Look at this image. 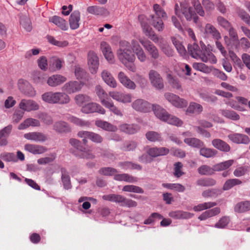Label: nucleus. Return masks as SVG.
I'll use <instances>...</instances> for the list:
<instances>
[{
    "instance_id": "obj_60",
    "label": "nucleus",
    "mask_w": 250,
    "mask_h": 250,
    "mask_svg": "<svg viewBox=\"0 0 250 250\" xmlns=\"http://www.w3.org/2000/svg\"><path fill=\"white\" fill-rule=\"evenodd\" d=\"M216 183V181L212 178H201L197 180V185L202 187H209L215 185Z\"/></svg>"
},
{
    "instance_id": "obj_24",
    "label": "nucleus",
    "mask_w": 250,
    "mask_h": 250,
    "mask_svg": "<svg viewBox=\"0 0 250 250\" xmlns=\"http://www.w3.org/2000/svg\"><path fill=\"white\" fill-rule=\"evenodd\" d=\"M101 77L104 83L109 86L112 88H115L117 86V83L116 80L111 73L107 70L104 69L102 71Z\"/></svg>"
},
{
    "instance_id": "obj_63",
    "label": "nucleus",
    "mask_w": 250,
    "mask_h": 250,
    "mask_svg": "<svg viewBox=\"0 0 250 250\" xmlns=\"http://www.w3.org/2000/svg\"><path fill=\"white\" fill-rule=\"evenodd\" d=\"M198 171L201 175H211L215 171L214 169V166L211 167L207 165H203L198 168Z\"/></svg>"
},
{
    "instance_id": "obj_36",
    "label": "nucleus",
    "mask_w": 250,
    "mask_h": 250,
    "mask_svg": "<svg viewBox=\"0 0 250 250\" xmlns=\"http://www.w3.org/2000/svg\"><path fill=\"white\" fill-rule=\"evenodd\" d=\"M114 179L119 181H125L128 183H134L137 182V178L127 173L117 174L114 177Z\"/></svg>"
},
{
    "instance_id": "obj_5",
    "label": "nucleus",
    "mask_w": 250,
    "mask_h": 250,
    "mask_svg": "<svg viewBox=\"0 0 250 250\" xmlns=\"http://www.w3.org/2000/svg\"><path fill=\"white\" fill-rule=\"evenodd\" d=\"M177 4L175 5V14L179 17L181 16V13L184 16L187 21L193 20V21L197 23L199 21V17L193 8L189 6V3L187 1H184L181 3V10L177 8Z\"/></svg>"
},
{
    "instance_id": "obj_29",
    "label": "nucleus",
    "mask_w": 250,
    "mask_h": 250,
    "mask_svg": "<svg viewBox=\"0 0 250 250\" xmlns=\"http://www.w3.org/2000/svg\"><path fill=\"white\" fill-rule=\"evenodd\" d=\"M12 129V125H8L0 130V146L8 144L7 138L10 135Z\"/></svg>"
},
{
    "instance_id": "obj_62",
    "label": "nucleus",
    "mask_w": 250,
    "mask_h": 250,
    "mask_svg": "<svg viewBox=\"0 0 250 250\" xmlns=\"http://www.w3.org/2000/svg\"><path fill=\"white\" fill-rule=\"evenodd\" d=\"M216 151L214 149L203 147L200 148V154L206 158H210L216 155Z\"/></svg>"
},
{
    "instance_id": "obj_61",
    "label": "nucleus",
    "mask_w": 250,
    "mask_h": 250,
    "mask_svg": "<svg viewBox=\"0 0 250 250\" xmlns=\"http://www.w3.org/2000/svg\"><path fill=\"white\" fill-rule=\"evenodd\" d=\"M216 20L218 25L226 30L232 26L229 21L221 16H218Z\"/></svg>"
},
{
    "instance_id": "obj_1",
    "label": "nucleus",
    "mask_w": 250,
    "mask_h": 250,
    "mask_svg": "<svg viewBox=\"0 0 250 250\" xmlns=\"http://www.w3.org/2000/svg\"><path fill=\"white\" fill-rule=\"evenodd\" d=\"M117 56L119 61L128 70L133 72L136 71V67L134 63L135 56L131 52L129 42L126 41L120 42Z\"/></svg>"
},
{
    "instance_id": "obj_59",
    "label": "nucleus",
    "mask_w": 250,
    "mask_h": 250,
    "mask_svg": "<svg viewBox=\"0 0 250 250\" xmlns=\"http://www.w3.org/2000/svg\"><path fill=\"white\" fill-rule=\"evenodd\" d=\"M0 158L4 161L7 162H17V157L14 153L4 152L0 154Z\"/></svg>"
},
{
    "instance_id": "obj_4",
    "label": "nucleus",
    "mask_w": 250,
    "mask_h": 250,
    "mask_svg": "<svg viewBox=\"0 0 250 250\" xmlns=\"http://www.w3.org/2000/svg\"><path fill=\"white\" fill-rule=\"evenodd\" d=\"M204 44L201 45L202 50L200 49L198 45L195 43L188 46V51L192 57L196 59H201L205 62H209L210 63L214 64L217 62V59L214 57L212 54L209 55V58H207L205 56H202V54L204 49Z\"/></svg>"
},
{
    "instance_id": "obj_55",
    "label": "nucleus",
    "mask_w": 250,
    "mask_h": 250,
    "mask_svg": "<svg viewBox=\"0 0 250 250\" xmlns=\"http://www.w3.org/2000/svg\"><path fill=\"white\" fill-rule=\"evenodd\" d=\"M242 182L238 179H230L227 180L224 183L223 189L224 190H228L231 189L235 186L240 185Z\"/></svg>"
},
{
    "instance_id": "obj_34",
    "label": "nucleus",
    "mask_w": 250,
    "mask_h": 250,
    "mask_svg": "<svg viewBox=\"0 0 250 250\" xmlns=\"http://www.w3.org/2000/svg\"><path fill=\"white\" fill-rule=\"evenodd\" d=\"M212 145L215 148L222 151L229 152L230 149L227 143L219 139H213Z\"/></svg>"
},
{
    "instance_id": "obj_42",
    "label": "nucleus",
    "mask_w": 250,
    "mask_h": 250,
    "mask_svg": "<svg viewBox=\"0 0 250 250\" xmlns=\"http://www.w3.org/2000/svg\"><path fill=\"white\" fill-rule=\"evenodd\" d=\"M75 75L77 79L88 81L90 77L84 69L79 66H76L75 68Z\"/></svg>"
},
{
    "instance_id": "obj_20",
    "label": "nucleus",
    "mask_w": 250,
    "mask_h": 250,
    "mask_svg": "<svg viewBox=\"0 0 250 250\" xmlns=\"http://www.w3.org/2000/svg\"><path fill=\"white\" fill-rule=\"evenodd\" d=\"M169 152L168 148L165 147H152L149 148L146 152L151 157H157L167 155Z\"/></svg>"
},
{
    "instance_id": "obj_27",
    "label": "nucleus",
    "mask_w": 250,
    "mask_h": 250,
    "mask_svg": "<svg viewBox=\"0 0 250 250\" xmlns=\"http://www.w3.org/2000/svg\"><path fill=\"white\" fill-rule=\"evenodd\" d=\"M220 212V208L215 207L205 211L198 216V219L200 221H205L209 218L217 215Z\"/></svg>"
},
{
    "instance_id": "obj_45",
    "label": "nucleus",
    "mask_w": 250,
    "mask_h": 250,
    "mask_svg": "<svg viewBox=\"0 0 250 250\" xmlns=\"http://www.w3.org/2000/svg\"><path fill=\"white\" fill-rule=\"evenodd\" d=\"M67 120L71 123L81 127H89L90 123L73 116H69Z\"/></svg>"
},
{
    "instance_id": "obj_47",
    "label": "nucleus",
    "mask_w": 250,
    "mask_h": 250,
    "mask_svg": "<svg viewBox=\"0 0 250 250\" xmlns=\"http://www.w3.org/2000/svg\"><path fill=\"white\" fill-rule=\"evenodd\" d=\"M216 205L217 203L214 202H204L194 206L193 210L195 212L201 211L204 210L210 209Z\"/></svg>"
},
{
    "instance_id": "obj_15",
    "label": "nucleus",
    "mask_w": 250,
    "mask_h": 250,
    "mask_svg": "<svg viewBox=\"0 0 250 250\" xmlns=\"http://www.w3.org/2000/svg\"><path fill=\"white\" fill-rule=\"evenodd\" d=\"M140 42L148 52L152 59L155 60L159 58L160 55L158 50L150 42L140 40Z\"/></svg>"
},
{
    "instance_id": "obj_22",
    "label": "nucleus",
    "mask_w": 250,
    "mask_h": 250,
    "mask_svg": "<svg viewBox=\"0 0 250 250\" xmlns=\"http://www.w3.org/2000/svg\"><path fill=\"white\" fill-rule=\"evenodd\" d=\"M66 78L59 74L53 75L47 80V83L51 87L59 86L66 81Z\"/></svg>"
},
{
    "instance_id": "obj_26",
    "label": "nucleus",
    "mask_w": 250,
    "mask_h": 250,
    "mask_svg": "<svg viewBox=\"0 0 250 250\" xmlns=\"http://www.w3.org/2000/svg\"><path fill=\"white\" fill-rule=\"evenodd\" d=\"M81 14L78 10L73 11L69 18V25L71 29L75 30L79 28L80 25Z\"/></svg>"
},
{
    "instance_id": "obj_11",
    "label": "nucleus",
    "mask_w": 250,
    "mask_h": 250,
    "mask_svg": "<svg viewBox=\"0 0 250 250\" xmlns=\"http://www.w3.org/2000/svg\"><path fill=\"white\" fill-rule=\"evenodd\" d=\"M153 105H151L150 103L146 100L138 99L132 103L131 106L136 111L147 112L150 111L151 107L153 108Z\"/></svg>"
},
{
    "instance_id": "obj_6",
    "label": "nucleus",
    "mask_w": 250,
    "mask_h": 250,
    "mask_svg": "<svg viewBox=\"0 0 250 250\" xmlns=\"http://www.w3.org/2000/svg\"><path fill=\"white\" fill-rule=\"evenodd\" d=\"M102 198L104 200L120 204V205L122 207L133 208L137 206V203L136 201L126 198L120 194H110L104 195L102 196Z\"/></svg>"
},
{
    "instance_id": "obj_12",
    "label": "nucleus",
    "mask_w": 250,
    "mask_h": 250,
    "mask_svg": "<svg viewBox=\"0 0 250 250\" xmlns=\"http://www.w3.org/2000/svg\"><path fill=\"white\" fill-rule=\"evenodd\" d=\"M84 83L82 82L70 81L65 83L62 87V90L68 94H72L81 90Z\"/></svg>"
},
{
    "instance_id": "obj_25",
    "label": "nucleus",
    "mask_w": 250,
    "mask_h": 250,
    "mask_svg": "<svg viewBox=\"0 0 250 250\" xmlns=\"http://www.w3.org/2000/svg\"><path fill=\"white\" fill-rule=\"evenodd\" d=\"M24 149L35 155L42 154L47 150L44 146L35 144H26L24 146Z\"/></svg>"
},
{
    "instance_id": "obj_2",
    "label": "nucleus",
    "mask_w": 250,
    "mask_h": 250,
    "mask_svg": "<svg viewBox=\"0 0 250 250\" xmlns=\"http://www.w3.org/2000/svg\"><path fill=\"white\" fill-rule=\"evenodd\" d=\"M153 111L155 116L160 120L167 122L168 124L180 126L183 121L179 118L169 114L166 109L158 104L153 105Z\"/></svg>"
},
{
    "instance_id": "obj_44",
    "label": "nucleus",
    "mask_w": 250,
    "mask_h": 250,
    "mask_svg": "<svg viewBox=\"0 0 250 250\" xmlns=\"http://www.w3.org/2000/svg\"><path fill=\"white\" fill-rule=\"evenodd\" d=\"M50 21L54 23L62 30H66L68 28L66 21L59 16L52 17L50 19Z\"/></svg>"
},
{
    "instance_id": "obj_16",
    "label": "nucleus",
    "mask_w": 250,
    "mask_h": 250,
    "mask_svg": "<svg viewBox=\"0 0 250 250\" xmlns=\"http://www.w3.org/2000/svg\"><path fill=\"white\" fill-rule=\"evenodd\" d=\"M19 107L22 110L30 112L39 109V104L33 100L22 99L19 104Z\"/></svg>"
},
{
    "instance_id": "obj_37",
    "label": "nucleus",
    "mask_w": 250,
    "mask_h": 250,
    "mask_svg": "<svg viewBox=\"0 0 250 250\" xmlns=\"http://www.w3.org/2000/svg\"><path fill=\"white\" fill-rule=\"evenodd\" d=\"M233 46L234 49L238 51L241 48L246 51L250 48V42L248 39L243 37L238 40Z\"/></svg>"
},
{
    "instance_id": "obj_48",
    "label": "nucleus",
    "mask_w": 250,
    "mask_h": 250,
    "mask_svg": "<svg viewBox=\"0 0 250 250\" xmlns=\"http://www.w3.org/2000/svg\"><path fill=\"white\" fill-rule=\"evenodd\" d=\"M142 27L143 28L144 31L146 33V36H147L152 41L154 42L157 43L159 41V38L152 31V29L149 27L147 25L141 22Z\"/></svg>"
},
{
    "instance_id": "obj_18",
    "label": "nucleus",
    "mask_w": 250,
    "mask_h": 250,
    "mask_svg": "<svg viewBox=\"0 0 250 250\" xmlns=\"http://www.w3.org/2000/svg\"><path fill=\"white\" fill-rule=\"evenodd\" d=\"M228 137L231 142L237 144H248L250 142L249 137L243 134L231 133L228 135Z\"/></svg>"
},
{
    "instance_id": "obj_14",
    "label": "nucleus",
    "mask_w": 250,
    "mask_h": 250,
    "mask_svg": "<svg viewBox=\"0 0 250 250\" xmlns=\"http://www.w3.org/2000/svg\"><path fill=\"white\" fill-rule=\"evenodd\" d=\"M18 84L19 89L27 96L30 97H34L36 96V90L26 81L20 80Z\"/></svg>"
},
{
    "instance_id": "obj_9",
    "label": "nucleus",
    "mask_w": 250,
    "mask_h": 250,
    "mask_svg": "<svg viewBox=\"0 0 250 250\" xmlns=\"http://www.w3.org/2000/svg\"><path fill=\"white\" fill-rule=\"evenodd\" d=\"M99 59L96 53L90 51L87 54V65L91 74H96L99 67Z\"/></svg>"
},
{
    "instance_id": "obj_35",
    "label": "nucleus",
    "mask_w": 250,
    "mask_h": 250,
    "mask_svg": "<svg viewBox=\"0 0 250 250\" xmlns=\"http://www.w3.org/2000/svg\"><path fill=\"white\" fill-rule=\"evenodd\" d=\"M234 210L237 213H244L250 210V201L246 200L237 203Z\"/></svg>"
},
{
    "instance_id": "obj_54",
    "label": "nucleus",
    "mask_w": 250,
    "mask_h": 250,
    "mask_svg": "<svg viewBox=\"0 0 250 250\" xmlns=\"http://www.w3.org/2000/svg\"><path fill=\"white\" fill-rule=\"evenodd\" d=\"M153 10L155 12V16L157 18L166 19L167 18V14L165 10L158 4L153 5Z\"/></svg>"
},
{
    "instance_id": "obj_53",
    "label": "nucleus",
    "mask_w": 250,
    "mask_h": 250,
    "mask_svg": "<svg viewBox=\"0 0 250 250\" xmlns=\"http://www.w3.org/2000/svg\"><path fill=\"white\" fill-rule=\"evenodd\" d=\"M95 92L97 96L100 99L101 103L104 105V102H107V94L104 91L100 85H97L95 87Z\"/></svg>"
},
{
    "instance_id": "obj_58",
    "label": "nucleus",
    "mask_w": 250,
    "mask_h": 250,
    "mask_svg": "<svg viewBox=\"0 0 250 250\" xmlns=\"http://www.w3.org/2000/svg\"><path fill=\"white\" fill-rule=\"evenodd\" d=\"M104 106L108 108L111 112L114 113L115 114L122 116L123 114L120 110H119L113 104L112 101L108 100L107 102H104Z\"/></svg>"
},
{
    "instance_id": "obj_7",
    "label": "nucleus",
    "mask_w": 250,
    "mask_h": 250,
    "mask_svg": "<svg viewBox=\"0 0 250 250\" xmlns=\"http://www.w3.org/2000/svg\"><path fill=\"white\" fill-rule=\"evenodd\" d=\"M164 97L173 106L178 108L186 107L188 104L186 100L181 98L179 96L173 93L167 92L164 94Z\"/></svg>"
},
{
    "instance_id": "obj_51",
    "label": "nucleus",
    "mask_w": 250,
    "mask_h": 250,
    "mask_svg": "<svg viewBox=\"0 0 250 250\" xmlns=\"http://www.w3.org/2000/svg\"><path fill=\"white\" fill-rule=\"evenodd\" d=\"M220 112L222 116L229 119L236 121L240 119L239 115L233 110L221 109Z\"/></svg>"
},
{
    "instance_id": "obj_28",
    "label": "nucleus",
    "mask_w": 250,
    "mask_h": 250,
    "mask_svg": "<svg viewBox=\"0 0 250 250\" xmlns=\"http://www.w3.org/2000/svg\"><path fill=\"white\" fill-rule=\"evenodd\" d=\"M120 130L127 134H134L140 129V127L138 125L133 124H123L119 126Z\"/></svg>"
},
{
    "instance_id": "obj_8",
    "label": "nucleus",
    "mask_w": 250,
    "mask_h": 250,
    "mask_svg": "<svg viewBox=\"0 0 250 250\" xmlns=\"http://www.w3.org/2000/svg\"><path fill=\"white\" fill-rule=\"evenodd\" d=\"M78 136L83 139V142L84 144L87 143V139L95 143H101L103 141V137L96 133L87 131H80L78 133Z\"/></svg>"
},
{
    "instance_id": "obj_19",
    "label": "nucleus",
    "mask_w": 250,
    "mask_h": 250,
    "mask_svg": "<svg viewBox=\"0 0 250 250\" xmlns=\"http://www.w3.org/2000/svg\"><path fill=\"white\" fill-rule=\"evenodd\" d=\"M24 137L29 140L36 142H44L47 139V136L40 132H32L24 134Z\"/></svg>"
},
{
    "instance_id": "obj_43",
    "label": "nucleus",
    "mask_w": 250,
    "mask_h": 250,
    "mask_svg": "<svg viewBox=\"0 0 250 250\" xmlns=\"http://www.w3.org/2000/svg\"><path fill=\"white\" fill-rule=\"evenodd\" d=\"M184 142L188 146L194 148H200L204 146V143L196 138H185Z\"/></svg>"
},
{
    "instance_id": "obj_13",
    "label": "nucleus",
    "mask_w": 250,
    "mask_h": 250,
    "mask_svg": "<svg viewBox=\"0 0 250 250\" xmlns=\"http://www.w3.org/2000/svg\"><path fill=\"white\" fill-rule=\"evenodd\" d=\"M81 111L86 114L97 112L101 114H104L105 109L100 104L96 103H89L83 105Z\"/></svg>"
},
{
    "instance_id": "obj_52",
    "label": "nucleus",
    "mask_w": 250,
    "mask_h": 250,
    "mask_svg": "<svg viewBox=\"0 0 250 250\" xmlns=\"http://www.w3.org/2000/svg\"><path fill=\"white\" fill-rule=\"evenodd\" d=\"M222 193V190L218 188H211L204 190L202 195L204 198L217 197Z\"/></svg>"
},
{
    "instance_id": "obj_3",
    "label": "nucleus",
    "mask_w": 250,
    "mask_h": 250,
    "mask_svg": "<svg viewBox=\"0 0 250 250\" xmlns=\"http://www.w3.org/2000/svg\"><path fill=\"white\" fill-rule=\"evenodd\" d=\"M42 99L50 104H63L70 102L69 96L66 93L61 92H46L42 94Z\"/></svg>"
},
{
    "instance_id": "obj_57",
    "label": "nucleus",
    "mask_w": 250,
    "mask_h": 250,
    "mask_svg": "<svg viewBox=\"0 0 250 250\" xmlns=\"http://www.w3.org/2000/svg\"><path fill=\"white\" fill-rule=\"evenodd\" d=\"M162 186L164 188L172 190H174L176 191L180 192H184L185 190V188L184 187V186L178 183H163L162 184Z\"/></svg>"
},
{
    "instance_id": "obj_46",
    "label": "nucleus",
    "mask_w": 250,
    "mask_h": 250,
    "mask_svg": "<svg viewBox=\"0 0 250 250\" xmlns=\"http://www.w3.org/2000/svg\"><path fill=\"white\" fill-rule=\"evenodd\" d=\"M20 24L27 32H30L32 29V24L30 19L26 15H20Z\"/></svg>"
},
{
    "instance_id": "obj_41",
    "label": "nucleus",
    "mask_w": 250,
    "mask_h": 250,
    "mask_svg": "<svg viewBox=\"0 0 250 250\" xmlns=\"http://www.w3.org/2000/svg\"><path fill=\"white\" fill-rule=\"evenodd\" d=\"M151 24L156 30L162 32L165 28V25L162 19L157 18L155 16H151Z\"/></svg>"
},
{
    "instance_id": "obj_50",
    "label": "nucleus",
    "mask_w": 250,
    "mask_h": 250,
    "mask_svg": "<svg viewBox=\"0 0 250 250\" xmlns=\"http://www.w3.org/2000/svg\"><path fill=\"white\" fill-rule=\"evenodd\" d=\"M118 165L124 170L137 169L140 170L142 169L141 166L130 162H120Z\"/></svg>"
},
{
    "instance_id": "obj_30",
    "label": "nucleus",
    "mask_w": 250,
    "mask_h": 250,
    "mask_svg": "<svg viewBox=\"0 0 250 250\" xmlns=\"http://www.w3.org/2000/svg\"><path fill=\"white\" fill-rule=\"evenodd\" d=\"M41 124L39 120L34 118H29L19 125L18 129L19 130H23L29 126L38 127Z\"/></svg>"
},
{
    "instance_id": "obj_10",
    "label": "nucleus",
    "mask_w": 250,
    "mask_h": 250,
    "mask_svg": "<svg viewBox=\"0 0 250 250\" xmlns=\"http://www.w3.org/2000/svg\"><path fill=\"white\" fill-rule=\"evenodd\" d=\"M148 78L151 84L157 89L164 88L163 80L160 74L155 70H150L148 72Z\"/></svg>"
},
{
    "instance_id": "obj_40",
    "label": "nucleus",
    "mask_w": 250,
    "mask_h": 250,
    "mask_svg": "<svg viewBox=\"0 0 250 250\" xmlns=\"http://www.w3.org/2000/svg\"><path fill=\"white\" fill-rule=\"evenodd\" d=\"M53 129L58 132H67L71 130L68 124L63 121L56 122L53 125Z\"/></svg>"
},
{
    "instance_id": "obj_38",
    "label": "nucleus",
    "mask_w": 250,
    "mask_h": 250,
    "mask_svg": "<svg viewBox=\"0 0 250 250\" xmlns=\"http://www.w3.org/2000/svg\"><path fill=\"white\" fill-rule=\"evenodd\" d=\"M146 137L151 142H161L163 141L160 133L154 131H149L146 133Z\"/></svg>"
},
{
    "instance_id": "obj_49",
    "label": "nucleus",
    "mask_w": 250,
    "mask_h": 250,
    "mask_svg": "<svg viewBox=\"0 0 250 250\" xmlns=\"http://www.w3.org/2000/svg\"><path fill=\"white\" fill-rule=\"evenodd\" d=\"M233 160H229L214 165V169L215 171H220L226 170L230 167L234 163Z\"/></svg>"
},
{
    "instance_id": "obj_64",
    "label": "nucleus",
    "mask_w": 250,
    "mask_h": 250,
    "mask_svg": "<svg viewBox=\"0 0 250 250\" xmlns=\"http://www.w3.org/2000/svg\"><path fill=\"white\" fill-rule=\"evenodd\" d=\"M87 11L88 13L95 15H103L106 12L104 8L97 6H89L87 8Z\"/></svg>"
},
{
    "instance_id": "obj_32",
    "label": "nucleus",
    "mask_w": 250,
    "mask_h": 250,
    "mask_svg": "<svg viewBox=\"0 0 250 250\" xmlns=\"http://www.w3.org/2000/svg\"><path fill=\"white\" fill-rule=\"evenodd\" d=\"M205 32L212 37L215 40H219L221 39L220 32L213 25L207 23L205 26Z\"/></svg>"
},
{
    "instance_id": "obj_31",
    "label": "nucleus",
    "mask_w": 250,
    "mask_h": 250,
    "mask_svg": "<svg viewBox=\"0 0 250 250\" xmlns=\"http://www.w3.org/2000/svg\"><path fill=\"white\" fill-rule=\"evenodd\" d=\"M203 110L202 105L197 103L192 102L189 104L188 106L186 109L187 114H200Z\"/></svg>"
},
{
    "instance_id": "obj_33",
    "label": "nucleus",
    "mask_w": 250,
    "mask_h": 250,
    "mask_svg": "<svg viewBox=\"0 0 250 250\" xmlns=\"http://www.w3.org/2000/svg\"><path fill=\"white\" fill-rule=\"evenodd\" d=\"M95 125L102 129L108 131L115 132L117 130V127L116 126L112 125L111 124L104 121L101 120H97L95 121Z\"/></svg>"
},
{
    "instance_id": "obj_17",
    "label": "nucleus",
    "mask_w": 250,
    "mask_h": 250,
    "mask_svg": "<svg viewBox=\"0 0 250 250\" xmlns=\"http://www.w3.org/2000/svg\"><path fill=\"white\" fill-rule=\"evenodd\" d=\"M101 50L105 59L110 63L114 62V56L111 48L105 42H102L100 44Z\"/></svg>"
},
{
    "instance_id": "obj_21",
    "label": "nucleus",
    "mask_w": 250,
    "mask_h": 250,
    "mask_svg": "<svg viewBox=\"0 0 250 250\" xmlns=\"http://www.w3.org/2000/svg\"><path fill=\"white\" fill-rule=\"evenodd\" d=\"M120 82L126 88L134 90L136 85L134 82L131 80L123 72H120L118 75Z\"/></svg>"
},
{
    "instance_id": "obj_39",
    "label": "nucleus",
    "mask_w": 250,
    "mask_h": 250,
    "mask_svg": "<svg viewBox=\"0 0 250 250\" xmlns=\"http://www.w3.org/2000/svg\"><path fill=\"white\" fill-rule=\"evenodd\" d=\"M61 180L63 184L64 188L65 189H69L71 188L72 186L70 182V178L66 170L64 168H61Z\"/></svg>"
},
{
    "instance_id": "obj_23",
    "label": "nucleus",
    "mask_w": 250,
    "mask_h": 250,
    "mask_svg": "<svg viewBox=\"0 0 250 250\" xmlns=\"http://www.w3.org/2000/svg\"><path fill=\"white\" fill-rule=\"evenodd\" d=\"M168 215L174 219H188L192 218L194 216V214L183 210H178L169 212Z\"/></svg>"
},
{
    "instance_id": "obj_56",
    "label": "nucleus",
    "mask_w": 250,
    "mask_h": 250,
    "mask_svg": "<svg viewBox=\"0 0 250 250\" xmlns=\"http://www.w3.org/2000/svg\"><path fill=\"white\" fill-rule=\"evenodd\" d=\"M91 100L90 97L85 94H79L74 97L76 104L79 106H82L84 103L88 102Z\"/></svg>"
}]
</instances>
